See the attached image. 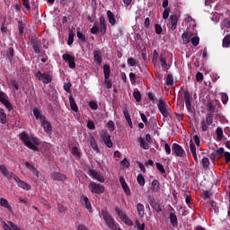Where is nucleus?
I'll return each mask as SVG.
<instances>
[{
  "label": "nucleus",
  "mask_w": 230,
  "mask_h": 230,
  "mask_svg": "<svg viewBox=\"0 0 230 230\" xmlns=\"http://www.w3.org/2000/svg\"><path fill=\"white\" fill-rule=\"evenodd\" d=\"M172 155H175L176 157H184V155H186V151H184V148H182V146L177 143H173L172 145Z\"/></svg>",
  "instance_id": "7"
},
{
  "label": "nucleus",
  "mask_w": 230,
  "mask_h": 230,
  "mask_svg": "<svg viewBox=\"0 0 230 230\" xmlns=\"http://www.w3.org/2000/svg\"><path fill=\"white\" fill-rule=\"evenodd\" d=\"M0 172L3 173L4 177H5V179H7L8 181L14 179V175H17L13 172H10V171H8L6 165L4 164L0 165Z\"/></svg>",
  "instance_id": "17"
},
{
  "label": "nucleus",
  "mask_w": 230,
  "mask_h": 230,
  "mask_svg": "<svg viewBox=\"0 0 230 230\" xmlns=\"http://www.w3.org/2000/svg\"><path fill=\"white\" fill-rule=\"evenodd\" d=\"M0 172L3 173L4 177H5V179H7L8 181L14 179V175H17L13 172H10V171H8L6 165L4 164L0 165Z\"/></svg>",
  "instance_id": "16"
},
{
  "label": "nucleus",
  "mask_w": 230,
  "mask_h": 230,
  "mask_svg": "<svg viewBox=\"0 0 230 230\" xmlns=\"http://www.w3.org/2000/svg\"><path fill=\"white\" fill-rule=\"evenodd\" d=\"M20 139L22 141V143H24L25 146H27L31 150H33L34 152H39V147H37V146L40 145V143L36 137H30L28 133L22 132L20 136Z\"/></svg>",
  "instance_id": "1"
},
{
  "label": "nucleus",
  "mask_w": 230,
  "mask_h": 230,
  "mask_svg": "<svg viewBox=\"0 0 230 230\" xmlns=\"http://www.w3.org/2000/svg\"><path fill=\"white\" fill-rule=\"evenodd\" d=\"M220 95L223 105H227V102H229V95L226 93H221Z\"/></svg>",
  "instance_id": "44"
},
{
  "label": "nucleus",
  "mask_w": 230,
  "mask_h": 230,
  "mask_svg": "<svg viewBox=\"0 0 230 230\" xmlns=\"http://www.w3.org/2000/svg\"><path fill=\"white\" fill-rule=\"evenodd\" d=\"M190 42H191L192 46L197 48V46H199V44H200V38H199V36L192 37L190 39Z\"/></svg>",
  "instance_id": "46"
},
{
  "label": "nucleus",
  "mask_w": 230,
  "mask_h": 230,
  "mask_svg": "<svg viewBox=\"0 0 230 230\" xmlns=\"http://www.w3.org/2000/svg\"><path fill=\"white\" fill-rule=\"evenodd\" d=\"M71 152H72V155H75V157H82V154L80 153V150L76 146H74Z\"/></svg>",
  "instance_id": "52"
},
{
  "label": "nucleus",
  "mask_w": 230,
  "mask_h": 230,
  "mask_svg": "<svg viewBox=\"0 0 230 230\" xmlns=\"http://www.w3.org/2000/svg\"><path fill=\"white\" fill-rule=\"evenodd\" d=\"M104 85L106 89H112V82L109 78H104Z\"/></svg>",
  "instance_id": "57"
},
{
  "label": "nucleus",
  "mask_w": 230,
  "mask_h": 230,
  "mask_svg": "<svg viewBox=\"0 0 230 230\" xmlns=\"http://www.w3.org/2000/svg\"><path fill=\"white\" fill-rule=\"evenodd\" d=\"M107 127H108L110 132H114V128H115L114 121L109 120L108 124H107Z\"/></svg>",
  "instance_id": "62"
},
{
  "label": "nucleus",
  "mask_w": 230,
  "mask_h": 230,
  "mask_svg": "<svg viewBox=\"0 0 230 230\" xmlns=\"http://www.w3.org/2000/svg\"><path fill=\"white\" fill-rule=\"evenodd\" d=\"M0 205L2 206V208H5L6 209H8L10 213H13V209L12 208V206H10V203L6 199L2 198L0 199Z\"/></svg>",
  "instance_id": "28"
},
{
  "label": "nucleus",
  "mask_w": 230,
  "mask_h": 230,
  "mask_svg": "<svg viewBox=\"0 0 230 230\" xmlns=\"http://www.w3.org/2000/svg\"><path fill=\"white\" fill-rule=\"evenodd\" d=\"M107 18L109 20L110 24H111V26L116 25V18L114 17V13H112V11L111 10L107 11Z\"/></svg>",
  "instance_id": "30"
},
{
  "label": "nucleus",
  "mask_w": 230,
  "mask_h": 230,
  "mask_svg": "<svg viewBox=\"0 0 230 230\" xmlns=\"http://www.w3.org/2000/svg\"><path fill=\"white\" fill-rule=\"evenodd\" d=\"M58 209L60 213H66L67 211V208L60 203L58 204Z\"/></svg>",
  "instance_id": "61"
},
{
  "label": "nucleus",
  "mask_w": 230,
  "mask_h": 230,
  "mask_svg": "<svg viewBox=\"0 0 230 230\" xmlns=\"http://www.w3.org/2000/svg\"><path fill=\"white\" fill-rule=\"evenodd\" d=\"M99 21H100V33L101 35H105L107 33V23L105 22V17L101 16Z\"/></svg>",
  "instance_id": "23"
},
{
  "label": "nucleus",
  "mask_w": 230,
  "mask_h": 230,
  "mask_svg": "<svg viewBox=\"0 0 230 230\" xmlns=\"http://www.w3.org/2000/svg\"><path fill=\"white\" fill-rule=\"evenodd\" d=\"M87 173L94 181H98L99 182H105V178L102 174H100V172H97L96 170H94V169H88Z\"/></svg>",
  "instance_id": "8"
},
{
  "label": "nucleus",
  "mask_w": 230,
  "mask_h": 230,
  "mask_svg": "<svg viewBox=\"0 0 230 230\" xmlns=\"http://www.w3.org/2000/svg\"><path fill=\"white\" fill-rule=\"evenodd\" d=\"M217 141H222L223 137H224V130L222 129V128H217Z\"/></svg>",
  "instance_id": "45"
},
{
  "label": "nucleus",
  "mask_w": 230,
  "mask_h": 230,
  "mask_svg": "<svg viewBox=\"0 0 230 230\" xmlns=\"http://www.w3.org/2000/svg\"><path fill=\"white\" fill-rule=\"evenodd\" d=\"M0 121L2 125H6V112H4V109H0Z\"/></svg>",
  "instance_id": "38"
},
{
  "label": "nucleus",
  "mask_w": 230,
  "mask_h": 230,
  "mask_svg": "<svg viewBox=\"0 0 230 230\" xmlns=\"http://www.w3.org/2000/svg\"><path fill=\"white\" fill-rule=\"evenodd\" d=\"M75 33L73 31H70L68 34V40L67 45L72 46L73 42H75Z\"/></svg>",
  "instance_id": "50"
},
{
  "label": "nucleus",
  "mask_w": 230,
  "mask_h": 230,
  "mask_svg": "<svg viewBox=\"0 0 230 230\" xmlns=\"http://www.w3.org/2000/svg\"><path fill=\"white\" fill-rule=\"evenodd\" d=\"M15 53V50H13V48L11 47L7 49L6 51V58H8V60H10V62H12V60H13V55Z\"/></svg>",
  "instance_id": "37"
},
{
  "label": "nucleus",
  "mask_w": 230,
  "mask_h": 230,
  "mask_svg": "<svg viewBox=\"0 0 230 230\" xmlns=\"http://www.w3.org/2000/svg\"><path fill=\"white\" fill-rule=\"evenodd\" d=\"M90 145H91V147L93 148V150H97V152L100 151V149L98 148V143H96V139H94V137H91Z\"/></svg>",
  "instance_id": "42"
},
{
  "label": "nucleus",
  "mask_w": 230,
  "mask_h": 230,
  "mask_svg": "<svg viewBox=\"0 0 230 230\" xmlns=\"http://www.w3.org/2000/svg\"><path fill=\"white\" fill-rule=\"evenodd\" d=\"M33 115L36 119H40V121H42V118H46V116L40 114V110L38 108L33 109Z\"/></svg>",
  "instance_id": "36"
},
{
  "label": "nucleus",
  "mask_w": 230,
  "mask_h": 230,
  "mask_svg": "<svg viewBox=\"0 0 230 230\" xmlns=\"http://www.w3.org/2000/svg\"><path fill=\"white\" fill-rule=\"evenodd\" d=\"M36 78H38V80L40 82H42V84H51V82H53V76H51V75H49V73H43L39 70L36 74H35Z\"/></svg>",
  "instance_id": "5"
},
{
  "label": "nucleus",
  "mask_w": 230,
  "mask_h": 230,
  "mask_svg": "<svg viewBox=\"0 0 230 230\" xmlns=\"http://www.w3.org/2000/svg\"><path fill=\"white\" fill-rule=\"evenodd\" d=\"M63 60L68 64V67L70 69H75L76 67V63L75 62V57L71 56V54H63L62 55Z\"/></svg>",
  "instance_id": "10"
},
{
  "label": "nucleus",
  "mask_w": 230,
  "mask_h": 230,
  "mask_svg": "<svg viewBox=\"0 0 230 230\" xmlns=\"http://www.w3.org/2000/svg\"><path fill=\"white\" fill-rule=\"evenodd\" d=\"M77 38L79 39V40L81 42H87V38H85V36L84 35V33H82L81 31H77L76 32Z\"/></svg>",
  "instance_id": "55"
},
{
  "label": "nucleus",
  "mask_w": 230,
  "mask_h": 230,
  "mask_svg": "<svg viewBox=\"0 0 230 230\" xmlns=\"http://www.w3.org/2000/svg\"><path fill=\"white\" fill-rule=\"evenodd\" d=\"M40 123H41V127L43 128V130L47 134H51V132H53V128L51 127V123L48 121V119H46V117H41Z\"/></svg>",
  "instance_id": "13"
},
{
  "label": "nucleus",
  "mask_w": 230,
  "mask_h": 230,
  "mask_svg": "<svg viewBox=\"0 0 230 230\" xmlns=\"http://www.w3.org/2000/svg\"><path fill=\"white\" fill-rule=\"evenodd\" d=\"M18 30L20 35H22V33H24V24L22 23V21H18Z\"/></svg>",
  "instance_id": "56"
},
{
  "label": "nucleus",
  "mask_w": 230,
  "mask_h": 230,
  "mask_svg": "<svg viewBox=\"0 0 230 230\" xmlns=\"http://www.w3.org/2000/svg\"><path fill=\"white\" fill-rule=\"evenodd\" d=\"M193 37V33L190 31H185L181 35V39L183 40V44H190L191 42V38Z\"/></svg>",
  "instance_id": "25"
},
{
  "label": "nucleus",
  "mask_w": 230,
  "mask_h": 230,
  "mask_svg": "<svg viewBox=\"0 0 230 230\" xmlns=\"http://www.w3.org/2000/svg\"><path fill=\"white\" fill-rule=\"evenodd\" d=\"M155 30L156 35H161V33H163V27L161 26V24L156 23L155 25Z\"/></svg>",
  "instance_id": "58"
},
{
  "label": "nucleus",
  "mask_w": 230,
  "mask_h": 230,
  "mask_svg": "<svg viewBox=\"0 0 230 230\" xmlns=\"http://www.w3.org/2000/svg\"><path fill=\"white\" fill-rule=\"evenodd\" d=\"M209 125H213V114L211 113L207 114L206 119L201 121L202 132H206Z\"/></svg>",
  "instance_id": "9"
},
{
  "label": "nucleus",
  "mask_w": 230,
  "mask_h": 230,
  "mask_svg": "<svg viewBox=\"0 0 230 230\" xmlns=\"http://www.w3.org/2000/svg\"><path fill=\"white\" fill-rule=\"evenodd\" d=\"M102 219L104 220L106 226L111 230H118V226H116V220L112 217V215L109 213L107 208H103L101 212Z\"/></svg>",
  "instance_id": "3"
},
{
  "label": "nucleus",
  "mask_w": 230,
  "mask_h": 230,
  "mask_svg": "<svg viewBox=\"0 0 230 230\" xmlns=\"http://www.w3.org/2000/svg\"><path fill=\"white\" fill-rule=\"evenodd\" d=\"M103 73H104V78H111V66L104 65Z\"/></svg>",
  "instance_id": "39"
},
{
  "label": "nucleus",
  "mask_w": 230,
  "mask_h": 230,
  "mask_svg": "<svg viewBox=\"0 0 230 230\" xmlns=\"http://www.w3.org/2000/svg\"><path fill=\"white\" fill-rule=\"evenodd\" d=\"M102 139L108 148H112V140L109 132L104 131L102 135Z\"/></svg>",
  "instance_id": "20"
},
{
  "label": "nucleus",
  "mask_w": 230,
  "mask_h": 230,
  "mask_svg": "<svg viewBox=\"0 0 230 230\" xmlns=\"http://www.w3.org/2000/svg\"><path fill=\"white\" fill-rule=\"evenodd\" d=\"M0 172L3 173L4 177H5V179H7L8 181L14 179V175H17L13 172H10V171H8L6 165L4 164L0 165Z\"/></svg>",
  "instance_id": "18"
},
{
  "label": "nucleus",
  "mask_w": 230,
  "mask_h": 230,
  "mask_svg": "<svg viewBox=\"0 0 230 230\" xmlns=\"http://www.w3.org/2000/svg\"><path fill=\"white\" fill-rule=\"evenodd\" d=\"M160 62L163 69H168V64L166 63V58L163 57V54L160 56Z\"/></svg>",
  "instance_id": "48"
},
{
  "label": "nucleus",
  "mask_w": 230,
  "mask_h": 230,
  "mask_svg": "<svg viewBox=\"0 0 230 230\" xmlns=\"http://www.w3.org/2000/svg\"><path fill=\"white\" fill-rule=\"evenodd\" d=\"M14 181L17 186H19V188H22V190H26V191H30V190H31V186L26 183L25 181H23L22 180H21L19 176L14 175Z\"/></svg>",
  "instance_id": "19"
},
{
  "label": "nucleus",
  "mask_w": 230,
  "mask_h": 230,
  "mask_svg": "<svg viewBox=\"0 0 230 230\" xmlns=\"http://www.w3.org/2000/svg\"><path fill=\"white\" fill-rule=\"evenodd\" d=\"M93 58L94 62L98 64V66H102V62H103V59L102 58V52L100 50L93 51Z\"/></svg>",
  "instance_id": "26"
},
{
  "label": "nucleus",
  "mask_w": 230,
  "mask_h": 230,
  "mask_svg": "<svg viewBox=\"0 0 230 230\" xmlns=\"http://www.w3.org/2000/svg\"><path fill=\"white\" fill-rule=\"evenodd\" d=\"M136 226H137V230H145V223H140L139 221H136L135 222Z\"/></svg>",
  "instance_id": "63"
},
{
  "label": "nucleus",
  "mask_w": 230,
  "mask_h": 230,
  "mask_svg": "<svg viewBox=\"0 0 230 230\" xmlns=\"http://www.w3.org/2000/svg\"><path fill=\"white\" fill-rule=\"evenodd\" d=\"M158 109L164 118H168L170 116V112H172V109H170L168 104H166V102L163 99L159 100Z\"/></svg>",
  "instance_id": "4"
},
{
  "label": "nucleus",
  "mask_w": 230,
  "mask_h": 230,
  "mask_svg": "<svg viewBox=\"0 0 230 230\" xmlns=\"http://www.w3.org/2000/svg\"><path fill=\"white\" fill-rule=\"evenodd\" d=\"M225 150H224V147H220L218 148L217 151H216V155H217V157L219 159H222V157H224V154H225Z\"/></svg>",
  "instance_id": "54"
},
{
  "label": "nucleus",
  "mask_w": 230,
  "mask_h": 230,
  "mask_svg": "<svg viewBox=\"0 0 230 230\" xmlns=\"http://www.w3.org/2000/svg\"><path fill=\"white\" fill-rule=\"evenodd\" d=\"M115 212L122 221L127 217V214L123 213V210H121L119 208H116Z\"/></svg>",
  "instance_id": "43"
},
{
  "label": "nucleus",
  "mask_w": 230,
  "mask_h": 230,
  "mask_svg": "<svg viewBox=\"0 0 230 230\" xmlns=\"http://www.w3.org/2000/svg\"><path fill=\"white\" fill-rule=\"evenodd\" d=\"M81 200H84L86 209H88L90 213H93V207L91 206V201L89 200V198H87L86 196H83L81 198Z\"/></svg>",
  "instance_id": "32"
},
{
  "label": "nucleus",
  "mask_w": 230,
  "mask_h": 230,
  "mask_svg": "<svg viewBox=\"0 0 230 230\" xmlns=\"http://www.w3.org/2000/svg\"><path fill=\"white\" fill-rule=\"evenodd\" d=\"M102 219L104 220L106 226L111 230H118V226H116V220L112 217V215L109 213L107 208H103L101 212Z\"/></svg>",
  "instance_id": "2"
},
{
  "label": "nucleus",
  "mask_w": 230,
  "mask_h": 230,
  "mask_svg": "<svg viewBox=\"0 0 230 230\" xmlns=\"http://www.w3.org/2000/svg\"><path fill=\"white\" fill-rule=\"evenodd\" d=\"M230 46V33H227L225 35L223 41H222V47L223 48H229Z\"/></svg>",
  "instance_id": "34"
},
{
  "label": "nucleus",
  "mask_w": 230,
  "mask_h": 230,
  "mask_svg": "<svg viewBox=\"0 0 230 230\" xmlns=\"http://www.w3.org/2000/svg\"><path fill=\"white\" fill-rule=\"evenodd\" d=\"M25 168H27V170L31 172V173L33 175V181H35V182H37V181H39L40 172H39V170H37L35 165L31 164L30 162H26Z\"/></svg>",
  "instance_id": "11"
},
{
  "label": "nucleus",
  "mask_w": 230,
  "mask_h": 230,
  "mask_svg": "<svg viewBox=\"0 0 230 230\" xmlns=\"http://www.w3.org/2000/svg\"><path fill=\"white\" fill-rule=\"evenodd\" d=\"M137 181L140 186H145V176L139 173L137 177Z\"/></svg>",
  "instance_id": "51"
},
{
  "label": "nucleus",
  "mask_w": 230,
  "mask_h": 230,
  "mask_svg": "<svg viewBox=\"0 0 230 230\" xmlns=\"http://www.w3.org/2000/svg\"><path fill=\"white\" fill-rule=\"evenodd\" d=\"M90 191L95 195H102L105 192V187L102 184H98L94 181H91L88 185Z\"/></svg>",
  "instance_id": "6"
},
{
  "label": "nucleus",
  "mask_w": 230,
  "mask_h": 230,
  "mask_svg": "<svg viewBox=\"0 0 230 230\" xmlns=\"http://www.w3.org/2000/svg\"><path fill=\"white\" fill-rule=\"evenodd\" d=\"M185 107L189 112H191V95L189 91L184 92Z\"/></svg>",
  "instance_id": "21"
},
{
  "label": "nucleus",
  "mask_w": 230,
  "mask_h": 230,
  "mask_svg": "<svg viewBox=\"0 0 230 230\" xmlns=\"http://www.w3.org/2000/svg\"><path fill=\"white\" fill-rule=\"evenodd\" d=\"M202 166L204 170H208L209 168V158L203 157L202 158Z\"/></svg>",
  "instance_id": "47"
},
{
  "label": "nucleus",
  "mask_w": 230,
  "mask_h": 230,
  "mask_svg": "<svg viewBox=\"0 0 230 230\" xmlns=\"http://www.w3.org/2000/svg\"><path fill=\"white\" fill-rule=\"evenodd\" d=\"M165 84L168 87L173 86V75L172 74L167 75Z\"/></svg>",
  "instance_id": "41"
},
{
  "label": "nucleus",
  "mask_w": 230,
  "mask_h": 230,
  "mask_svg": "<svg viewBox=\"0 0 230 230\" xmlns=\"http://www.w3.org/2000/svg\"><path fill=\"white\" fill-rule=\"evenodd\" d=\"M89 107L92 109V111H97L98 110V102L92 101L89 102Z\"/></svg>",
  "instance_id": "59"
},
{
  "label": "nucleus",
  "mask_w": 230,
  "mask_h": 230,
  "mask_svg": "<svg viewBox=\"0 0 230 230\" xmlns=\"http://www.w3.org/2000/svg\"><path fill=\"white\" fill-rule=\"evenodd\" d=\"M0 172L3 173L4 177H5V179H7L8 181L14 179V175H17L13 172H10V171H8L6 165L4 164L0 165Z\"/></svg>",
  "instance_id": "15"
},
{
  "label": "nucleus",
  "mask_w": 230,
  "mask_h": 230,
  "mask_svg": "<svg viewBox=\"0 0 230 230\" xmlns=\"http://www.w3.org/2000/svg\"><path fill=\"white\" fill-rule=\"evenodd\" d=\"M50 179L51 181H58L64 182L67 180V176L62 172H53L50 174Z\"/></svg>",
  "instance_id": "12"
},
{
  "label": "nucleus",
  "mask_w": 230,
  "mask_h": 230,
  "mask_svg": "<svg viewBox=\"0 0 230 230\" xmlns=\"http://www.w3.org/2000/svg\"><path fill=\"white\" fill-rule=\"evenodd\" d=\"M133 96H134L136 102H137V103H139V102H141V93L139 92V90L135 91L133 93Z\"/></svg>",
  "instance_id": "53"
},
{
  "label": "nucleus",
  "mask_w": 230,
  "mask_h": 230,
  "mask_svg": "<svg viewBox=\"0 0 230 230\" xmlns=\"http://www.w3.org/2000/svg\"><path fill=\"white\" fill-rule=\"evenodd\" d=\"M148 202L151 208H153L154 211H155L156 213H161L163 211V208H161V205H159V203L155 200V198L149 196Z\"/></svg>",
  "instance_id": "14"
},
{
  "label": "nucleus",
  "mask_w": 230,
  "mask_h": 230,
  "mask_svg": "<svg viewBox=\"0 0 230 230\" xmlns=\"http://www.w3.org/2000/svg\"><path fill=\"white\" fill-rule=\"evenodd\" d=\"M170 21H171V24H172L171 30H172V31H175V30H177V24H178V22H179V15H177V14H172V15L170 16Z\"/></svg>",
  "instance_id": "24"
},
{
  "label": "nucleus",
  "mask_w": 230,
  "mask_h": 230,
  "mask_svg": "<svg viewBox=\"0 0 230 230\" xmlns=\"http://www.w3.org/2000/svg\"><path fill=\"white\" fill-rule=\"evenodd\" d=\"M31 44L34 49L35 53H40V43H39V40L35 38H32L31 40Z\"/></svg>",
  "instance_id": "27"
},
{
  "label": "nucleus",
  "mask_w": 230,
  "mask_h": 230,
  "mask_svg": "<svg viewBox=\"0 0 230 230\" xmlns=\"http://www.w3.org/2000/svg\"><path fill=\"white\" fill-rule=\"evenodd\" d=\"M69 103L70 109L74 111V112H78V105L76 104V102L75 101V97H73V95L69 96Z\"/></svg>",
  "instance_id": "29"
},
{
  "label": "nucleus",
  "mask_w": 230,
  "mask_h": 230,
  "mask_svg": "<svg viewBox=\"0 0 230 230\" xmlns=\"http://www.w3.org/2000/svg\"><path fill=\"white\" fill-rule=\"evenodd\" d=\"M169 218H170V222H171L172 226L173 227H177V226L179 225V221H177V215H175V213H173V212H171Z\"/></svg>",
  "instance_id": "31"
},
{
  "label": "nucleus",
  "mask_w": 230,
  "mask_h": 230,
  "mask_svg": "<svg viewBox=\"0 0 230 230\" xmlns=\"http://www.w3.org/2000/svg\"><path fill=\"white\" fill-rule=\"evenodd\" d=\"M138 141H139V143H140V146H141V148H143L144 150H148V148H150V146L148 145V143H146V141H145V139L143 138V137H139L138 138Z\"/></svg>",
  "instance_id": "40"
},
{
  "label": "nucleus",
  "mask_w": 230,
  "mask_h": 230,
  "mask_svg": "<svg viewBox=\"0 0 230 230\" xmlns=\"http://www.w3.org/2000/svg\"><path fill=\"white\" fill-rule=\"evenodd\" d=\"M119 182H120L121 188H122L123 191L126 193L127 197H130V195H131L130 188L127 184V181H125V178L123 176H121L119 178Z\"/></svg>",
  "instance_id": "22"
},
{
  "label": "nucleus",
  "mask_w": 230,
  "mask_h": 230,
  "mask_svg": "<svg viewBox=\"0 0 230 230\" xmlns=\"http://www.w3.org/2000/svg\"><path fill=\"white\" fill-rule=\"evenodd\" d=\"M3 105L7 109V111H13V106H12V102L7 100H5L4 102H2Z\"/></svg>",
  "instance_id": "49"
},
{
  "label": "nucleus",
  "mask_w": 230,
  "mask_h": 230,
  "mask_svg": "<svg viewBox=\"0 0 230 230\" xmlns=\"http://www.w3.org/2000/svg\"><path fill=\"white\" fill-rule=\"evenodd\" d=\"M151 186L153 188V191H155V193H159L161 190V183H159L158 180H154L151 183Z\"/></svg>",
  "instance_id": "33"
},
{
  "label": "nucleus",
  "mask_w": 230,
  "mask_h": 230,
  "mask_svg": "<svg viewBox=\"0 0 230 230\" xmlns=\"http://www.w3.org/2000/svg\"><path fill=\"white\" fill-rule=\"evenodd\" d=\"M137 210L139 217H141V218H143V217H145V205L138 203L137 205Z\"/></svg>",
  "instance_id": "35"
},
{
  "label": "nucleus",
  "mask_w": 230,
  "mask_h": 230,
  "mask_svg": "<svg viewBox=\"0 0 230 230\" xmlns=\"http://www.w3.org/2000/svg\"><path fill=\"white\" fill-rule=\"evenodd\" d=\"M156 168L160 171L161 173H166V170H164V166L162 164L156 163Z\"/></svg>",
  "instance_id": "64"
},
{
  "label": "nucleus",
  "mask_w": 230,
  "mask_h": 230,
  "mask_svg": "<svg viewBox=\"0 0 230 230\" xmlns=\"http://www.w3.org/2000/svg\"><path fill=\"white\" fill-rule=\"evenodd\" d=\"M8 99V95L4 92H0V102L3 103L4 102H6Z\"/></svg>",
  "instance_id": "60"
}]
</instances>
